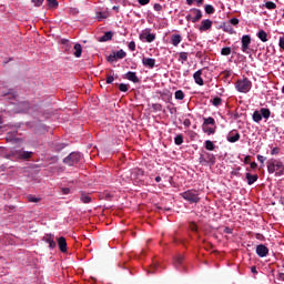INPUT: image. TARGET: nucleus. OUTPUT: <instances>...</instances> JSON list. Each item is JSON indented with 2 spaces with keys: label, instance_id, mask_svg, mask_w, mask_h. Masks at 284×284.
<instances>
[{
  "label": "nucleus",
  "instance_id": "obj_1",
  "mask_svg": "<svg viewBox=\"0 0 284 284\" xmlns=\"http://www.w3.org/2000/svg\"><path fill=\"white\" fill-rule=\"evenodd\" d=\"M267 172L268 174H274V176H284V163L281 160L271 159L267 161Z\"/></svg>",
  "mask_w": 284,
  "mask_h": 284
},
{
  "label": "nucleus",
  "instance_id": "obj_2",
  "mask_svg": "<svg viewBox=\"0 0 284 284\" xmlns=\"http://www.w3.org/2000/svg\"><path fill=\"white\" fill-rule=\"evenodd\" d=\"M235 90L241 92V94H247L252 90V81L247 78H243L236 81Z\"/></svg>",
  "mask_w": 284,
  "mask_h": 284
},
{
  "label": "nucleus",
  "instance_id": "obj_3",
  "mask_svg": "<svg viewBox=\"0 0 284 284\" xmlns=\"http://www.w3.org/2000/svg\"><path fill=\"white\" fill-rule=\"evenodd\" d=\"M270 116H272V111H270V109L262 108L260 111H254L253 121L255 123H261L263 119L267 120Z\"/></svg>",
  "mask_w": 284,
  "mask_h": 284
},
{
  "label": "nucleus",
  "instance_id": "obj_4",
  "mask_svg": "<svg viewBox=\"0 0 284 284\" xmlns=\"http://www.w3.org/2000/svg\"><path fill=\"white\" fill-rule=\"evenodd\" d=\"M182 199L184 201H189V203H199L201 201V197H199V193L196 191H185L181 193Z\"/></svg>",
  "mask_w": 284,
  "mask_h": 284
},
{
  "label": "nucleus",
  "instance_id": "obj_5",
  "mask_svg": "<svg viewBox=\"0 0 284 284\" xmlns=\"http://www.w3.org/2000/svg\"><path fill=\"white\" fill-rule=\"evenodd\" d=\"M203 18V12L201 9H191L190 13L185 17L186 21H191L192 23H197Z\"/></svg>",
  "mask_w": 284,
  "mask_h": 284
},
{
  "label": "nucleus",
  "instance_id": "obj_6",
  "mask_svg": "<svg viewBox=\"0 0 284 284\" xmlns=\"http://www.w3.org/2000/svg\"><path fill=\"white\" fill-rule=\"evenodd\" d=\"M83 159V155H81V153L79 152H72L69 156H67L63 162L67 164V165H77V163H81Z\"/></svg>",
  "mask_w": 284,
  "mask_h": 284
},
{
  "label": "nucleus",
  "instance_id": "obj_7",
  "mask_svg": "<svg viewBox=\"0 0 284 284\" xmlns=\"http://www.w3.org/2000/svg\"><path fill=\"white\" fill-rule=\"evenodd\" d=\"M140 39L146 43H152L156 39V34L152 33L151 29H145L141 32Z\"/></svg>",
  "mask_w": 284,
  "mask_h": 284
},
{
  "label": "nucleus",
  "instance_id": "obj_8",
  "mask_svg": "<svg viewBox=\"0 0 284 284\" xmlns=\"http://www.w3.org/2000/svg\"><path fill=\"white\" fill-rule=\"evenodd\" d=\"M13 156H16V159H30V156H32V152L30 151H24L23 149H13L12 151Z\"/></svg>",
  "mask_w": 284,
  "mask_h": 284
},
{
  "label": "nucleus",
  "instance_id": "obj_9",
  "mask_svg": "<svg viewBox=\"0 0 284 284\" xmlns=\"http://www.w3.org/2000/svg\"><path fill=\"white\" fill-rule=\"evenodd\" d=\"M242 41V52L247 53V50H250V43H252V37L250 34H245L241 39Z\"/></svg>",
  "mask_w": 284,
  "mask_h": 284
},
{
  "label": "nucleus",
  "instance_id": "obj_10",
  "mask_svg": "<svg viewBox=\"0 0 284 284\" xmlns=\"http://www.w3.org/2000/svg\"><path fill=\"white\" fill-rule=\"evenodd\" d=\"M256 254L260 256V258H265L270 254V248L265 246L264 244H260L256 246Z\"/></svg>",
  "mask_w": 284,
  "mask_h": 284
},
{
  "label": "nucleus",
  "instance_id": "obj_11",
  "mask_svg": "<svg viewBox=\"0 0 284 284\" xmlns=\"http://www.w3.org/2000/svg\"><path fill=\"white\" fill-rule=\"evenodd\" d=\"M240 139L241 134L236 130L231 131L226 136V141H229V143H236V141H240Z\"/></svg>",
  "mask_w": 284,
  "mask_h": 284
},
{
  "label": "nucleus",
  "instance_id": "obj_12",
  "mask_svg": "<svg viewBox=\"0 0 284 284\" xmlns=\"http://www.w3.org/2000/svg\"><path fill=\"white\" fill-rule=\"evenodd\" d=\"M212 23L213 22L210 19L202 20L199 27L200 32H207V30H212Z\"/></svg>",
  "mask_w": 284,
  "mask_h": 284
},
{
  "label": "nucleus",
  "instance_id": "obj_13",
  "mask_svg": "<svg viewBox=\"0 0 284 284\" xmlns=\"http://www.w3.org/2000/svg\"><path fill=\"white\" fill-rule=\"evenodd\" d=\"M200 163H210V165H214L216 163V156L212 153H206V158H200Z\"/></svg>",
  "mask_w": 284,
  "mask_h": 284
},
{
  "label": "nucleus",
  "instance_id": "obj_14",
  "mask_svg": "<svg viewBox=\"0 0 284 284\" xmlns=\"http://www.w3.org/2000/svg\"><path fill=\"white\" fill-rule=\"evenodd\" d=\"M43 241H44V243L49 244V247L51 250H54V247H57V242H54V235L47 234V235L43 236Z\"/></svg>",
  "mask_w": 284,
  "mask_h": 284
},
{
  "label": "nucleus",
  "instance_id": "obj_15",
  "mask_svg": "<svg viewBox=\"0 0 284 284\" xmlns=\"http://www.w3.org/2000/svg\"><path fill=\"white\" fill-rule=\"evenodd\" d=\"M125 57H128V53H125V51H123V49L114 52L113 54H111L109 57V61H114V59H125Z\"/></svg>",
  "mask_w": 284,
  "mask_h": 284
},
{
  "label": "nucleus",
  "instance_id": "obj_16",
  "mask_svg": "<svg viewBox=\"0 0 284 284\" xmlns=\"http://www.w3.org/2000/svg\"><path fill=\"white\" fill-rule=\"evenodd\" d=\"M58 247L62 253L68 252V242L65 241V237L62 236L58 239Z\"/></svg>",
  "mask_w": 284,
  "mask_h": 284
},
{
  "label": "nucleus",
  "instance_id": "obj_17",
  "mask_svg": "<svg viewBox=\"0 0 284 284\" xmlns=\"http://www.w3.org/2000/svg\"><path fill=\"white\" fill-rule=\"evenodd\" d=\"M203 74V70H197L194 74H193V79L195 81V83L197 85H204L205 82L203 81V78L201 77Z\"/></svg>",
  "mask_w": 284,
  "mask_h": 284
},
{
  "label": "nucleus",
  "instance_id": "obj_18",
  "mask_svg": "<svg viewBox=\"0 0 284 284\" xmlns=\"http://www.w3.org/2000/svg\"><path fill=\"white\" fill-rule=\"evenodd\" d=\"M142 63L144 65V68H154V65H156V60L154 58H143L142 59Z\"/></svg>",
  "mask_w": 284,
  "mask_h": 284
},
{
  "label": "nucleus",
  "instance_id": "obj_19",
  "mask_svg": "<svg viewBox=\"0 0 284 284\" xmlns=\"http://www.w3.org/2000/svg\"><path fill=\"white\" fill-rule=\"evenodd\" d=\"M83 52V47H81V43H75L73 45V55L75 59H81V54Z\"/></svg>",
  "mask_w": 284,
  "mask_h": 284
},
{
  "label": "nucleus",
  "instance_id": "obj_20",
  "mask_svg": "<svg viewBox=\"0 0 284 284\" xmlns=\"http://www.w3.org/2000/svg\"><path fill=\"white\" fill-rule=\"evenodd\" d=\"M246 181L248 185H254V183H256L258 181V175L257 174H250L246 173Z\"/></svg>",
  "mask_w": 284,
  "mask_h": 284
},
{
  "label": "nucleus",
  "instance_id": "obj_21",
  "mask_svg": "<svg viewBox=\"0 0 284 284\" xmlns=\"http://www.w3.org/2000/svg\"><path fill=\"white\" fill-rule=\"evenodd\" d=\"M183 41V38L181 37V34H173L171 37V43L172 45H174L175 48Z\"/></svg>",
  "mask_w": 284,
  "mask_h": 284
},
{
  "label": "nucleus",
  "instance_id": "obj_22",
  "mask_svg": "<svg viewBox=\"0 0 284 284\" xmlns=\"http://www.w3.org/2000/svg\"><path fill=\"white\" fill-rule=\"evenodd\" d=\"M128 81H132V83H139V77H136V72L129 71L125 74Z\"/></svg>",
  "mask_w": 284,
  "mask_h": 284
},
{
  "label": "nucleus",
  "instance_id": "obj_23",
  "mask_svg": "<svg viewBox=\"0 0 284 284\" xmlns=\"http://www.w3.org/2000/svg\"><path fill=\"white\" fill-rule=\"evenodd\" d=\"M257 39L262 40L263 43H267V32H265V30H260L257 32Z\"/></svg>",
  "mask_w": 284,
  "mask_h": 284
},
{
  "label": "nucleus",
  "instance_id": "obj_24",
  "mask_svg": "<svg viewBox=\"0 0 284 284\" xmlns=\"http://www.w3.org/2000/svg\"><path fill=\"white\" fill-rule=\"evenodd\" d=\"M204 148L205 150H209V152H214L216 146L214 145V142H212L211 140H206L204 142Z\"/></svg>",
  "mask_w": 284,
  "mask_h": 284
},
{
  "label": "nucleus",
  "instance_id": "obj_25",
  "mask_svg": "<svg viewBox=\"0 0 284 284\" xmlns=\"http://www.w3.org/2000/svg\"><path fill=\"white\" fill-rule=\"evenodd\" d=\"M187 57H190L189 52H180L178 61H180V63L183 65L185 61H187Z\"/></svg>",
  "mask_w": 284,
  "mask_h": 284
},
{
  "label": "nucleus",
  "instance_id": "obj_26",
  "mask_svg": "<svg viewBox=\"0 0 284 284\" xmlns=\"http://www.w3.org/2000/svg\"><path fill=\"white\" fill-rule=\"evenodd\" d=\"M204 125H213L216 126V120H214V118L210 116V118H204Z\"/></svg>",
  "mask_w": 284,
  "mask_h": 284
},
{
  "label": "nucleus",
  "instance_id": "obj_27",
  "mask_svg": "<svg viewBox=\"0 0 284 284\" xmlns=\"http://www.w3.org/2000/svg\"><path fill=\"white\" fill-rule=\"evenodd\" d=\"M100 41H112V31H108L100 38Z\"/></svg>",
  "mask_w": 284,
  "mask_h": 284
},
{
  "label": "nucleus",
  "instance_id": "obj_28",
  "mask_svg": "<svg viewBox=\"0 0 284 284\" xmlns=\"http://www.w3.org/2000/svg\"><path fill=\"white\" fill-rule=\"evenodd\" d=\"M222 57H230L232 54V48L225 47L221 50Z\"/></svg>",
  "mask_w": 284,
  "mask_h": 284
},
{
  "label": "nucleus",
  "instance_id": "obj_29",
  "mask_svg": "<svg viewBox=\"0 0 284 284\" xmlns=\"http://www.w3.org/2000/svg\"><path fill=\"white\" fill-rule=\"evenodd\" d=\"M175 99H176L178 101H183V100L185 99V93H183L182 90L175 91Z\"/></svg>",
  "mask_w": 284,
  "mask_h": 284
},
{
  "label": "nucleus",
  "instance_id": "obj_30",
  "mask_svg": "<svg viewBox=\"0 0 284 284\" xmlns=\"http://www.w3.org/2000/svg\"><path fill=\"white\" fill-rule=\"evenodd\" d=\"M212 105H214L215 108H219V105H221V103H223V100L219 97L214 98L213 100H211Z\"/></svg>",
  "mask_w": 284,
  "mask_h": 284
},
{
  "label": "nucleus",
  "instance_id": "obj_31",
  "mask_svg": "<svg viewBox=\"0 0 284 284\" xmlns=\"http://www.w3.org/2000/svg\"><path fill=\"white\" fill-rule=\"evenodd\" d=\"M203 130L206 134H214L216 132V126H204Z\"/></svg>",
  "mask_w": 284,
  "mask_h": 284
},
{
  "label": "nucleus",
  "instance_id": "obj_32",
  "mask_svg": "<svg viewBox=\"0 0 284 284\" xmlns=\"http://www.w3.org/2000/svg\"><path fill=\"white\" fill-rule=\"evenodd\" d=\"M204 10L206 14H214V7L212 4H205Z\"/></svg>",
  "mask_w": 284,
  "mask_h": 284
},
{
  "label": "nucleus",
  "instance_id": "obj_33",
  "mask_svg": "<svg viewBox=\"0 0 284 284\" xmlns=\"http://www.w3.org/2000/svg\"><path fill=\"white\" fill-rule=\"evenodd\" d=\"M175 145H183V135L179 134L174 138Z\"/></svg>",
  "mask_w": 284,
  "mask_h": 284
},
{
  "label": "nucleus",
  "instance_id": "obj_34",
  "mask_svg": "<svg viewBox=\"0 0 284 284\" xmlns=\"http://www.w3.org/2000/svg\"><path fill=\"white\" fill-rule=\"evenodd\" d=\"M80 199L82 203H90V201H92V197H90L88 194H82Z\"/></svg>",
  "mask_w": 284,
  "mask_h": 284
},
{
  "label": "nucleus",
  "instance_id": "obj_35",
  "mask_svg": "<svg viewBox=\"0 0 284 284\" xmlns=\"http://www.w3.org/2000/svg\"><path fill=\"white\" fill-rule=\"evenodd\" d=\"M28 201L30 203H39V201H41V199H39V197L34 196V195H29L28 196Z\"/></svg>",
  "mask_w": 284,
  "mask_h": 284
},
{
  "label": "nucleus",
  "instance_id": "obj_36",
  "mask_svg": "<svg viewBox=\"0 0 284 284\" xmlns=\"http://www.w3.org/2000/svg\"><path fill=\"white\" fill-rule=\"evenodd\" d=\"M119 90H120V92H128V90H129L128 84L121 83L119 85Z\"/></svg>",
  "mask_w": 284,
  "mask_h": 284
},
{
  "label": "nucleus",
  "instance_id": "obj_37",
  "mask_svg": "<svg viewBox=\"0 0 284 284\" xmlns=\"http://www.w3.org/2000/svg\"><path fill=\"white\" fill-rule=\"evenodd\" d=\"M50 8H57L59 2L57 0H48Z\"/></svg>",
  "mask_w": 284,
  "mask_h": 284
},
{
  "label": "nucleus",
  "instance_id": "obj_38",
  "mask_svg": "<svg viewBox=\"0 0 284 284\" xmlns=\"http://www.w3.org/2000/svg\"><path fill=\"white\" fill-rule=\"evenodd\" d=\"M280 152H281V149H278V148H273V149L271 150V154H272V156H276V155H278V154H280Z\"/></svg>",
  "mask_w": 284,
  "mask_h": 284
},
{
  "label": "nucleus",
  "instance_id": "obj_39",
  "mask_svg": "<svg viewBox=\"0 0 284 284\" xmlns=\"http://www.w3.org/2000/svg\"><path fill=\"white\" fill-rule=\"evenodd\" d=\"M129 50H131V52H134V50H136V43H134V41H131L129 43Z\"/></svg>",
  "mask_w": 284,
  "mask_h": 284
},
{
  "label": "nucleus",
  "instance_id": "obj_40",
  "mask_svg": "<svg viewBox=\"0 0 284 284\" xmlns=\"http://www.w3.org/2000/svg\"><path fill=\"white\" fill-rule=\"evenodd\" d=\"M175 265H181V263H183V255H179L175 261H174Z\"/></svg>",
  "mask_w": 284,
  "mask_h": 284
},
{
  "label": "nucleus",
  "instance_id": "obj_41",
  "mask_svg": "<svg viewBox=\"0 0 284 284\" xmlns=\"http://www.w3.org/2000/svg\"><path fill=\"white\" fill-rule=\"evenodd\" d=\"M153 9L155 10V12H161V10H163V7L160 3H155L153 6Z\"/></svg>",
  "mask_w": 284,
  "mask_h": 284
},
{
  "label": "nucleus",
  "instance_id": "obj_42",
  "mask_svg": "<svg viewBox=\"0 0 284 284\" xmlns=\"http://www.w3.org/2000/svg\"><path fill=\"white\" fill-rule=\"evenodd\" d=\"M266 8L268 10H274V8H276V4L274 2H266Z\"/></svg>",
  "mask_w": 284,
  "mask_h": 284
},
{
  "label": "nucleus",
  "instance_id": "obj_43",
  "mask_svg": "<svg viewBox=\"0 0 284 284\" xmlns=\"http://www.w3.org/2000/svg\"><path fill=\"white\" fill-rule=\"evenodd\" d=\"M32 3H34V6H37L38 8L43 6V0H32Z\"/></svg>",
  "mask_w": 284,
  "mask_h": 284
},
{
  "label": "nucleus",
  "instance_id": "obj_44",
  "mask_svg": "<svg viewBox=\"0 0 284 284\" xmlns=\"http://www.w3.org/2000/svg\"><path fill=\"white\" fill-rule=\"evenodd\" d=\"M156 267H159L158 263H153L151 266V271H149V273L154 274V271L156 270Z\"/></svg>",
  "mask_w": 284,
  "mask_h": 284
},
{
  "label": "nucleus",
  "instance_id": "obj_45",
  "mask_svg": "<svg viewBox=\"0 0 284 284\" xmlns=\"http://www.w3.org/2000/svg\"><path fill=\"white\" fill-rule=\"evenodd\" d=\"M138 3H140V6H148V3H150V0H138Z\"/></svg>",
  "mask_w": 284,
  "mask_h": 284
},
{
  "label": "nucleus",
  "instance_id": "obj_46",
  "mask_svg": "<svg viewBox=\"0 0 284 284\" xmlns=\"http://www.w3.org/2000/svg\"><path fill=\"white\" fill-rule=\"evenodd\" d=\"M230 21L232 26H239V18H232Z\"/></svg>",
  "mask_w": 284,
  "mask_h": 284
},
{
  "label": "nucleus",
  "instance_id": "obj_47",
  "mask_svg": "<svg viewBox=\"0 0 284 284\" xmlns=\"http://www.w3.org/2000/svg\"><path fill=\"white\" fill-rule=\"evenodd\" d=\"M257 161H258L260 163H262V165H263V163H265V156H263V155H257Z\"/></svg>",
  "mask_w": 284,
  "mask_h": 284
},
{
  "label": "nucleus",
  "instance_id": "obj_48",
  "mask_svg": "<svg viewBox=\"0 0 284 284\" xmlns=\"http://www.w3.org/2000/svg\"><path fill=\"white\" fill-rule=\"evenodd\" d=\"M61 192L64 195L70 194V187H63V189H61Z\"/></svg>",
  "mask_w": 284,
  "mask_h": 284
},
{
  "label": "nucleus",
  "instance_id": "obj_49",
  "mask_svg": "<svg viewBox=\"0 0 284 284\" xmlns=\"http://www.w3.org/2000/svg\"><path fill=\"white\" fill-rule=\"evenodd\" d=\"M106 83H114V77H112V75H109L108 78H106Z\"/></svg>",
  "mask_w": 284,
  "mask_h": 284
},
{
  "label": "nucleus",
  "instance_id": "obj_50",
  "mask_svg": "<svg viewBox=\"0 0 284 284\" xmlns=\"http://www.w3.org/2000/svg\"><path fill=\"white\" fill-rule=\"evenodd\" d=\"M194 1L196 3L197 8H201L203 6L204 0H194Z\"/></svg>",
  "mask_w": 284,
  "mask_h": 284
},
{
  "label": "nucleus",
  "instance_id": "obj_51",
  "mask_svg": "<svg viewBox=\"0 0 284 284\" xmlns=\"http://www.w3.org/2000/svg\"><path fill=\"white\" fill-rule=\"evenodd\" d=\"M63 44L65 45V50H70V41L64 40Z\"/></svg>",
  "mask_w": 284,
  "mask_h": 284
},
{
  "label": "nucleus",
  "instance_id": "obj_52",
  "mask_svg": "<svg viewBox=\"0 0 284 284\" xmlns=\"http://www.w3.org/2000/svg\"><path fill=\"white\" fill-rule=\"evenodd\" d=\"M280 48L284 50V38H280Z\"/></svg>",
  "mask_w": 284,
  "mask_h": 284
},
{
  "label": "nucleus",
  "instance_id": "obj_53",
  "mask_svg": "<svg viewBox=\"0 0 284 284\" xmlns=\"http://www.w3.org/2000/svg\"><path fill=\"white\" fill-rule=\"evenodd\" d=\"M256 168H258V164L256 162H252L251 163V169L256 170Z\"/></svg>",
  "mask_w": 284,
  "mask_h": 284
},
{
  "label": "nucleus",
  "instance_id": "obj_54",
  "mask_svg": "<svg viewBox=\"0 0 284 284\" xmlns=\"http://www.w3.org/2000/svg\"><path fill=\"white\" fill-rule=\"evenodd\" d=\"M225 32H230V34H234V29L224 28Z\"/></svg>",
  "mask_w": 284,
  "mask_h": 284
},
{
  "label": "nucleus",
  "instance_id": "obj_55",
  "mask_svg": "<svg viewBox=\"0 0 284 284\" xmlns=\"http://www.w3.org/2000/svg\"><path fill=\"white\" fill-rule=\"evenodd\" d=\"M184 125H185L186 128H189V125H190V120H189V119L184 120Z\"/></svg>",
  "mask_w": 284,
  "mask_h": 284
},
{
  "label": "nucleus",
  "instance_id": "obj_56",
  "mask_svg": "<svg viewBox=\"0 0 284 284\" xmlns=\"http://www.w3.org/2000/svg\"><path fill=\"white\" fill-rule=\"evenodd\" d=\"M250 155H246L245 159H244V163H250Z\"/></svg>",
  "mask_w": 284,
  "mask_h": 284
},
{
  "label": "nucleus",
  "instance_id": "obj_57",
  "mask_svg": "<svg viewBox=\"0 0 284 284\" xmlns=\"http://www.w3.org/2000/svg\"><path fill=\"white\" fill-rule=\"evenodd\" d=\"M191 230H192V232H196V224H192Z\"/></svg>",
  "mask_w": 284,
  "mask_h": 284
},
{
  "label": "nucleus",
  "instance_id": "obj_58",
  "mask_svg": "<svg viewBox=\"0 0 284 284\" xmlns=\"http://www.w3.org/2000/svg\"><path fill=\"white\" fill-rule=\"evenodd\" d=\"M187 6H192L194 3V0H186Z\"/></svg>",
  "mask_w": 284,
  "mask_h": 284
},
{
  "label": "nucleus",
  "instance_id": "obj_59",
  "mask_svg": "<svg viewBox=\"0 0 284 284\" xmlns=\"http://www.w3.org/2000/svg\"><path fill=\"white\" fill-rule=\"evenodd\" d=\"M156 183H161V176L155 178Z\"/></svg>",
  "mask_w": 284,
  "mask_h": 284
},
{
  "label": "nucleus",
  "instance_id": "obj_60",
  "mask_svg": "<svg viewBox=\"0 0 284 284\" xmlns=\"http://www.w3.org/2000/svg\"><path fill=\"white\" fill-rule=\"evenodd\" d=\"M225 232H226L227 234H232V230H230L229 227L225 229Z\"/></svg>",
  "mask_w": 284,
  "mask_h": 284
},
{
  "label": "nucleus",
  "instance_id": "obj_61",
  "mask_svg": "<svg viewBox=\"0 0 284 284\" xmlns=\"http://www.w3.org/2000/svg\"><path fill=\"white\" fill-rule=\"evenodd\" d=\"M113 10H114L115 12H119V7L114 6V7H113Z\"/></svg>",
  "mask_w": 284,
  "mask_h": 284
},
{
  "label": "nucleus",
  "instance_id": "obj_62",
  "mask_svg": "<svg viewBox=\"0 0 284 284\" xmlns=\"http://www.w3.org/2000/svg\"><path fill=\"white\" fill-rule=\"evenodd\" d=\"M253 274H256V267H252Z\"/></svg>",
  "mask_w": 284,
  "mask_h": 284
},
{
  "label": "nucleus",
  "instance_id": "obj_63",
  "mask_svg": "<svg viewBox=\"0 0 284 284\" xmlns=\"http://www.w3.org/2000/svg\"><path fill=\"white\" fill-rule=\"evenodd\" d=\"M1 123H3V118H1V115H0V125H1Z\"/></svg>",
  "mask_w": 284,
  "mask_h": 284
},
{
  "label": "nucleus",
  "instance_id": "obj_64",
  "mask_svg": "<svg viewBox=\"0 0 284 284\" xmlns=\"http://www.w3.org/2000/svg\"><path fill=\"white\" fill-rule=\"evenodd\" d=\"M282 92L284 93V87L282 88Z\"/></svg>",
  "mask_w": 284,
  "mask_h": 284
}]
</instances>
